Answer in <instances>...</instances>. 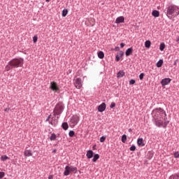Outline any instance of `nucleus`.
Returning a JSON list of instances; mask_svg holds the SVG:
<instances>
[{
	"label": "nucleus",
	"instance_id": "1",
	"mask_svg": "<svg viewBox=\"0 0 179 179\" xmlns=\"http://www.w3.org/2000/svg\"><path fill=\"white\" fill-rule=\"evenodd\" d=\"M152 114H154L153 120H164V121H166V120H167L166 111H164V110L162 108H157L154 109Z\"/></svg>",
	"mask_w": 179,
	"mask_h": 179
},
{
	"label": "nucleus",
	"instance_id": "2",
	"mask_svg": "<svg viewBox=\"0 0 179 179\" xmlns=\"http://www.w3.org/2000/svg\"><path fill=\"white\" fill-rule=\"evenodd\" d=\"M174 13H176V16H178L179 15V8L176 6H169L166 8V16H168L169 19H171V17L169 16H174Z\"/></svg>",
	"mask_w": 179,
	"mask_h": 179
},
{
	"label": "nucleus",
	"instance_id": "3",
	"mask_svg": "<svg viewBox=\"0 0 179 179\" xmlns=\"http://www.w3.org/2000/svg\"><path fill=\"white\" fill-rule=\"evenodd\" d=\"M24 62V59L22 57L15 58L10 61L13 68H20L23 66V64Z\"/></svg>",
	"mask_w": 179,
	"mask_h": 179
},
{
	"label": "nucleus",
	"instance_id": "4",
	"mask_svg": "<svg viewBox=\"0 0 179 179\" xmlns=\"http://www.w3.org/2000/svg\"><path fill=\"white\" fill-rule=\"evenodd\" d=\"M64 103L62 102L58 103L56 104L54 110H53V115L55 117V115H59L60 114H62V111H64Z\"/></svg>",
	"mask_w": 179,
	"mask_h": 179
},
{
	"label": "nucleus",
	"instance_id": "5",
	"mask_svg": "<svg viewBox=\"0 0 179 179\" xmlns=\"http://www.w3.org/2000/svg\"><path fill=\"white\" fill-rule=\"evenodd\" d=\"M50 89L54 92V93H59V87L55 81L51 82Z\"/></svg>",
	"mask_w": 179,
	"mask_h": 179
},
{
	"label": "nucleus",
	"instance_id": "6",
	"mask_svg": "<svg viewBox=\"0 0 179 179\" xmlns=\"http://www.w3.org/2000/svg\"><path fill=\"white\" fill-rule=\"evenodd\" d=\"M169 83H171V78H163L161 80V85H162V87L164 86H167V85H169Z\"/></svg>",
	"mask_w": 179,
	"mask_h": 179
},
{
	"label": "nucleus",
	"instance_id": "7",
	"mask_svg": "<svg viewBox=\"0 0 179 179\" xmlns=\"http://www.w3.org/2000/svg\"><path fill=\"white\" fill-rule=\"evenodd\" d=\"M106 108H107V105L104 102H103L99 106H98L99 113H103V112L106 111Z\"/></svg>",
	"mask_w": 179,
	"mask_h": 179
},
{
	"label": "nucleus",
	"instance_id": "8",
	"mask_svg": "<svg viewBox=\"0 0 179 179\" xmlns=\"http://www.w3.org/2000/svg\"><path fill=\"white\" fill-rule=\"evenodd\" d=\"M75 86L76 89H80V87H82V78H76Z\"/></svg>",
	"mask_w": 179,
	"mask_h": 179
},
{
	"label": "nucleus",
	"instance_id": "9",
	"mask_svg": "<svg viewBox=\"0 0 179 179\" xmlns=\"http://www.w3.org/2000/svg\"><path fill=\"white\" fill-rule=\"evenodd\" d=\"M154 121L155 122L156 127L161 128V127H163V121H164V119H159V120H155Z\"/></svg>",
	"mask_w": 179,
	"mask_h": 179
},
{
	"label": "nucleus",
	"instance_id": "10",
	"mask_svg": "<svg viewBox=\"0 0 179 179\" xmlns=\"http://www.w3.org/2000/svg\"><path fill=\"white\" fill-rule=\"evenodd\" d=\"M125 22V17L124 16H120L115 20V23L117 24H120V23H124Z\"/></svg>",
	"mask_w": 179,
	"mask_h": 179
},
{
	"label": "nucleus",
	"instance_id": "11",
	"mask_svg": "<svg viewBox=\"0 0 179 179\" xmlns=\"http://www.w3.org/2000/svg\"><path fill=\"white\" fill-rule=\"evenodd\" d=\"M71 122L72 124H74L75 125H76V124H78V122H79V117H78L77 115L73 116L71 117Z\"/></svg>",
	"mask_w": 179,
	"mask_h": 179
},
{
	"label": "nucleus",
	"instance_id": "12",
	"mask_svg": "<svg viewBox=\"0 0 179 179\" xmlns=\"http://www.w3.org/2000/svg\"><path fill=\"white\" fill-rule=\"evenodd\" d=\"M94 155V152L92 150H89L87 151L86 157L87 159H92L93 156Z\"/></svg>",
	"mask_w": 179,
	"mask_h": 179
},
{
	"label": "nucleus",
	"instance_id": "13",
	"mask_svg": "<svg viewBox=\"0 0 179 179\" xmlns=\"http://www.w3.org/2000/svg\"><path fill=\"white\" fill-rule=\"evenodd\" d=\"M71 173V172L69 166H66L64 168V176H69Z\"/></svg>",
	"mask_w": 179,
	"mask_h": 179
},
{
	"label": "nucleus",
	"instance_id": "14",
	"mask_svg": "<svg viewBox=\"0 0 179 179\" xmlns=\"http://www.w3.org/2000/svg\"><path fill=\"white\" fill-rule=\"evenodd\" d=\"M133 52H134V48L132 47L129 48L125 52V55L126 57H129V55H131Z\"/></svg>",
	"mask_w": 179,
	"mask_h": 179
},
{
	"label": "nucleus",
	"instance_id": "15",
	"mask_svg": "<svg viewBox=\"0 0 179 179\" xmlns=\"http://www.w3.org/2000/svg\"><path fill=\"white\" fill-rule=\"evenodd\" d=\"M124 76H125V72H124V71L122 70V71H120L117 72V79L123 78Z\"/></svg>",
	"mask_w": 179,
	"mask_h": 179
},
{
	"label": "nucleus",
	"instance_id": "16",
	"mask_svg": "<svg viewBox=\"0 0 179 179\" xmlns=\"http://www.w3.org/2000/svg\"><path fill=\"white\" fill-rule=\"evenodd\" d=\"M137 145L138 146H145V143H143V138H139L137 140Z\"/></svg>",
	"mask_w": 179,
	"mask_h": 179
},
{
	"label": "nucleus",
	"instance_id": "17",
	"mask_svg": "<svg viewBox=\"0 0 179 179\" xmlns=\"http://www.w3.org/2000/svg\"><path fill=\"white\" fill-rule=\"evenodd\" d=\"M152 15L154 17H159V16H160V12H159V10H154L152 12Z\"/></svg>",
	"mask_w": 179,
	"mask_h": 179
},
{
	"label": "nucleus",
	"instance_id": "18",
	"mask_svg": "<svg viewBox=\"0 0 179 179\" xmlns=\"http://www.w3.org/2000/svg\"><path fill=\"white\" fill-rule=\"evenodd\" d=\"M92 157L93 163H96V162H97L100 159V155L99 154H94Z\"/></svg>",
	"mask_w": 179,
	"mask_h": 179
},
{
	"label": "nucleus",
	"instance_id": "19",
	"mask_svg": "<svg viewBox=\"0 0 179 179\" xmlns=\"http://www.w3.org/2000/svg\"><path fill=\"white\" fill-rule=\"evenodd\" d=\"M24 156L27 157H30V156H33V153H31V150H26L24 152Z\"/></svg>",
	"mask_w": 179,
	"mask_h": 179
},
{
	"label": "nucleus",
	"instance_id": "20",
	"mask_svg": "<svg viewBox=\"0 0 179 179\" xmlns=\"http://www.w3.org/2000/svg\"><path fill=\"white\" fill-rule=\"evenodd\" d=\"M163 64H164L163 59H159V60L157 62V64H156L157 68H162V66H163Z\"/></svg>",
	"mask_w": 179,
	"mask_h": 179
},
{
	"label": "nucleus",
	"instance_id": "21",
	"mask_svg": "<svg viewBox=\"0 0 179 179\" xmlns=\"http://www.w3.org/2000/svg\"><path fill=\"white\" fill-rule=\"evenodd\" d=\"M62 128L64 131H66V129H68V128H69V125L68 124V122H63L62 124Z\"/></svg>",
	"mask_w": 179,
	"mask_h": 179
},
{
	"label": "nucleus",
	"instance_id": "22",
	"mask_svg": "<svg viewBox=\"0 0 179 179\" xmlns=\"http://www.w3.org/2000/svg\"><path fill=\"white\" fill-rule=\"evenodd\" d=\"M70 171L71 173H77L78 172V168L75 167L73 166H69Z\"/></svg>",
	"mask_w": 179,
	"mask_h": 179
},
{
	"label": "nucleus",
	"instance_id": "23",
	"mask_svg": "<svg viewBox=\"0 0 179 179\" xmlns=\"http://www.w3.org/2000/svg\"><path fill=\"white\" fill-rule=\"evenodd\" d=\"M6 71H9L10 69H13V66H12L10 62H8V65L6 66Z\"/></svg>",
	"mask_w": 179,
	"mask_h": 179
},
{
	"label": "nucleus",
	"instance_id": "24",
	"mask_svg": "<svg viewBox=\"0 0 179 179\" xmlns=\"http://www.w3.org/2000/svg\"><path fill=\"white\" fill-rule=\"evenodd\" d=\"M97 55L100 59H103V58H104V52L99 51L97 53Z\"/></svg>",
	"mask_w": 179,
	"mask_h": 179
},
{
	"label": "nucleus",
	"instance_id": "25",
	"mask_svg": "<svg viewBox=\"0 0 179 179\" xmlns=\"http://www.w3.org/2000/svg\"><path fill=\"white\" fill-rule=\"evenodd\" d=\"M152 45V42L150 40H148L145 42V48H149Z\"/></svg>",
	"mask_w": 179,
	"mask_h": 179
},
{
	"label": "nucleus",
	"instance_id": "26",
	"mask_svg": "<svg viewBox=\"0 0 179 179\" xmlns=\"http://www.w3.org/2000/svg\"><path fill=\"white\" fill-rule=\"evenodd\" d=\"M164 48H166V44H164V43H161L159 45L160 51H164Z\"/></svg>",
	"mask_w": 179,
	"mask_h": 179
},
{
	"label": "nucleus",
	"instance_id": "27",
	"mask_svg": "<svg viewBox=\"0 0 179 179\" xmlns=\"http://www.w3.org/2000/svg\"><path fill=\"white\" fill-rule=\"evenodd\" d=\"M167 119H166L164 121L165 122H164L163 121V125H162V127L163 128H167V125H169V123L170 122V121H169V120H166Z\"/></svg>",
	"mask_w": 179,
	"mask_h": 179
},
{
	"label": "nucleus",
	"instance_id": "28",
	"mask_svg": "<svg viewBox=\"0 0 179 179\" xmlns=\"http://www.w3.org/2000/svg\"><path fill=\"white\" fill-rule=\"evenodd\" d=\"M66 15H68V9H64L62 13V16L65 17H66Z\"/></svg>",
	"mask_w": 179,
	"mask_h": 179
},
{
	"label": "nucleus",
	"instance_id": "29",
	"mask_svg": "<svg viewBox=\"0 0 179 179\" xmlns=\"http://www.w3.org/2000/svg\"><path fill=\"white\" fill-rule=\"evenodd\" d=\"M50 141H55L57 139V135L55 133H52L50 137Z\"/></svg>",
	"mask_w": 179,
	"mask_h": 179
},
{
	"label": "nucleus",
	"instance_id": "30",
	"mask_svg": "<svg viewBox=\"0 0 179 179\" xmlns=\"http://www.w3.org/2000/svg\"><path fill=\"white\" fill-rule=\"evenodd\" d=\"M122 142L123 143H127V134H123L122 136Z\"/></svg>",
	"mask_w": 179,
	"mask_h": 179
},
{
	"label": "nucleus",
	"instance_id": "31",
	"mask_svg": "<svg viewBox=\"0 0 179 179\" xmlns=\"http://www.w3.org/2000/svg\"><path fill=\"white\" fill-rule=\"evenodd\" d=\"M1 159L2 162H5L6 160H9V157H7L6 155H2Z\"/></svg>",
	"mask_w": 179,
	"mask_h": 179
},
{
	"label": "nucleus",
	"instance_id": "32",
	"mask_svg": "<svg viewBox=\"0 0 179 179\" xmlns=\"http://www.w3.org/2000/svg\"><path fill=\"white\" fill-rule=\"evenodd\" d=\"M69 136L70 138H73L75 136V131L73 130H71L69 132Z\"/></svg>",
	"mask_w": 179,
	"mask_h": 179
},
{
	"label": "nucleus",
	"instance_id": "33",
	"mask_svg": "<svg viewBox=\"0 0 179 179\" xmlns=\"http://www.w3.org/2000/svg\"><path fill=\"white\" fill-rule=\"evenodd\" d=\"M129 150L131 152H135L136 150V146H135L134 145H131L130 148H129Z\"/></svg>",
	"mask_w": 179,
	"mask_h": 179
},
{
	"label": "nucleus",
	"instance_id": "34",
	"mask_svg": "<svg viewBox=\"0 0 179 179\" xmlns=\"http://www.w3.org/2000/svg\"><path fill=\"white\" fill-rule=\"evenodd\" d=\"M179 179V173H176L174 176L170 177V179Z\"/></svg>",
	"mask_w": 179,
	"mask_h": 179
},
{
	"label": "nucleus",
	"instance_id": "35",
	"mask_svg": "<svg viewBox=\"0 0 179 179\" xmlns=\"http://www.w3.org/2000/svg\"><path fill=\"white\" fill-rule=\"evenodd\" d=\"M37 40H38V37L37 36V35H35L34 37H33V43L34 44H36V43H37Z\"/></svg>",
	"mask_w": 179,
	"mask_h": 179
},
{
	"label": "nucleus",
	"instance_id": "36",
	"mask_svg": "<svg viewBox=\"0 0 179 179\" xmlns=\"http://www.w3.org/2000/svg\"><path fill=\"white\" fill-rule=\"evenodd\" d=\"M106 138H107L106 136H102L101 138H100V142L101 143H103V142H105L106 141Z\"/></svg>",
	"mask_w": 179,
	"mask_h": 179
},
{
	"label": "nucleus",
	"instance_id": "37",
	"mask_svg": "<svg viewBox=\"0 0 179 179\" xmlns=\"http://www.w3.org/2000/svg\"><path fill=\"white\" fill-rule=\"evenodd\" d=\"M143 78H145V73H140V75H139L140 80H143Z\"/></svg>",
	"mask_w": 179,
	"mask_h": 179
},
{
	"label": "nucleus",
	"instance_id": "38",
	"mask_svg": "<svg viewBox=\"0 0 179 179\" xmlns=\"http://www.w3.org/2000/svg\"><path fill=\"white\" fill-rule=\"evenodd\" d=\"M173 156H174V157L176 158V159H178L179 158V152L178 151V152H175L174 153H173Z\"/></svg>",
	"mask_w": 179,
	"mask_h": 179
},
{
	"label": "nucleus",
	"instance_id": "39",
	"mask_svg": "<svg viewBox=\"0 0 179 179\" xmlns=\"http://www.w3.org/2000/svg\"><path fill=\"white\" fill-rule=\"evenodd\" d=\"M134 83H136V81L134 79H131L129 80V85H134Z\"/></svg>",
	"mask_w": 179,
	"mask_h": 179
},
{
	"label": "nucleus",
	"instance_id": "40",
	"mask_svg": "<svg viewBox=\"0 0 179 179\" xmlns=\"http://www.w3.org/2000/svg\"><path fill=\"white\" fill-rule=\"evenodd\" d=\"M5 177V172H0V179L3 178Z\"/></svg>",
	"mask_w": 179,
	"mask_h": 179
},
{
	"label": "nucleus",
	"instance_id": "41",
	"mask_svg": "<svg viewBox=\"0 0 179 179\" xmlns=\"http://www.w3.org/2000/svg\"><path fill=\"white\" fill-rule=\"evenodd\" d=\"M120 58V55H117L115 57V61L116 62H119Z\"/></svg>",
	"mask_w": 179,
	"mask_h": 179
},
{
	"label": "nucleus",
	"instance_id": "42",
	"mask_svg": "<svg viewBox=\"0 0 179 179\" xmlns=\"http://www.w3.org/2000/svg\"><path fill=\"white\" fill-rule=\"evenodd\" d=\"M114 107H115V102H112L110 103V108H114Z\"/></svg>",
	"mask_w": 179,
	"mask_h": 179
},
{
	"label": "nucleus",
	"instance_id": "43",
	"mask_svg": "<svg viewBox=\"0 0 179 179\" xmlns=\"http://www.w3.org/2000/svg\"><path fill=\"white\" fill-rule=\"evenodd\" d=\"M119 55V57H124V52L122 50H120Z\"/></svg>",
	"mask_w": 179,
	"mask_h": 179
},
{
	"label": "nucleus",
	"instance_id": "44",
	"mask_svg": "<svg viewBox=\"0 0 179 179\" xmlns=\"http://www.w3.org/2000/svg\"><path fill=\"white\" fill-rule=\"evenodd\" d=\"M124 47H125V43H120V48H124Z\"/></svg>",
	"mask_w": 179,
	"mask_h": 179
},
{
	"label": "nucleus",
	"instance_id": "45",
	"mask_svg": "<svg viewBox=\"0 0 179 179\" xmlns=\"http://www.w3.org/2000/svg\"><path fill=\"white\" fill-rule=\"evenodd\" d=\"M177 62H178V59H176V60L173 62V66H177Z\"/></svg>",
	"mask_w": 179,
	"mask_h": 179
},
{
	"label": "nucleus",
	"instance_id": "46",
	"mask_svg": "<svg viewBox=\"0 0 179 179\" xmlns=\"http://www.w3.org/2000/svg\"><path fill=\"white\" fill-rule=\"evenodd\" d=\"M50 118H51V115H50L47 117V119L45 120V121H46V122L50 121Z\"/></svg>",
	"mask_w": 179,
	"mask_h": 179
},
{
	"label": "nucleus",
	"instance_id": "47",
	"mask_svg": "<svg viewBox=\"0 0 179 179\" xmlns=\"http://www.w3.org/2000/svg\"><path fill=\"white\" fill-rule=\"evenodd\" d=\"M115 51H120V47H118V46L115 47Z\"/></svg>",
	"mask_w": 179,
	"mask_h": 179
},
{
	"label": "nucleus",
	"instance_id": "48",
	"mask_svg": "<svg viewBox=\"0 0 179 179\" xmlns=\"http://www.w3.org/2000/svg\"><path fill=\"white\" fill-rule=\"evenodd\" d=\"M53 178H54V176H52V175H50L48 176V179H53Z\"/></svg>",
	"mask_w": 179,
	"mask_h": 179
},
{
	"label": "nucleus",
	"instance_id": "49",
	"mask_svg": "<svg viewBox=\"0 0 179 179\" xmlns=\"http://www.w3.org/2000/svg\"><path fill=\"white\" fill-rule=\"evenodd\" d=\"M9 110H10V108H7L4 109V111L8 112V111H9Z\"/></svg>",
	"mask_w": 179,
	"mask_h": 179
},
{
	"label": "nucleus",
	"instance_id": "50",
	"mask_svg": "<svg viewBox=\"0 0 179 179\" xmlns=\"http://www.w3.org/2000/svg\"><path fill=\"white\" fill-rule=\"evenodd\" d=\"M92 149H93V150H96V145H93Z\"/></svg>",
	"mask_w": 179,
	"mask_h": 179
},
{
	"label": "nucleus",
	"instance_id": "51",
	"mask_svg": "<svg viewBox=\"0 0 179 179\" xmlns=\"http://www.w3.org/2000/svg\"><path fill=\"white\" fill-rule=\"evenodd\" d=\"M52 153H57V149L53 150Z\"/></svg>",
	"mask_w": 179,
	"mask_h": 179
},
{
	"label": "nucleus",
	"instance_id": "52",
	"mask_svg": "<svg viewBox=\"0 0 179 179\" xmlns=\"http://www.w3.org/2000/svg\"><path fill=\"white\" fill-rule=\"evenodd\" d=\"M129 132H132V129H129Z\"/></svg>",
	"mask_w": 179,
	"mask_h": 179
},
{
	"label": "nucleus",
	"instance_id": "53",
	"mask_svg": "<svg viewBox=\"0 0 179 179\" xmlns=\"http://www.w3.org/2000/svg\"><path fill=\"white\" fill-rule=\"evenodd\" d=\"M50 124H51L52 125H54V123H53L52 122H51Z\"/></svg>",
	"mask_w": 179,
	"mask_h": 179
},
{
	"label": "nucleus",
	"instance_id": "54",
	"mask_svg": "<svg viewBox=\"0 0 179 179\" xmlns=\"http://www.w3.org/2000/svg\"><path fill=\"white\" fill-rule=\"evenodd\" d=\"M45 1H46V2H50V0H45Z\"/></svg>",
	"mask_w": 179,
	"mask_h": 179
},
{
	"label": "nucleus",
	"instance_id": "55",
	"mask_svg": "<svg viewBox=\"0 0 179 179\" xmlns=\"http://www.w3.org/2000/svg\"><path fill=\"white\" fill-rule=\"evenodd\" d=\"M57 118H59V117H57Z\"/></svg>",
	"mask_w": 179,
	"mask_h": 179
},
{
	"label": "nucleus",
	"instance_id": "56",
	"mask_svg": "<svg viewBox=\"0 0 179 179\" xmlns=\"http://www.w3.org/2000/svg\"><path fill=\"white\" fill-rule=\"evenodd\" d=\"M4 179H6V178H5Z\"/></svg>",
	"mask_w": 179,
	"mask_h": 179
}]
</instances>
